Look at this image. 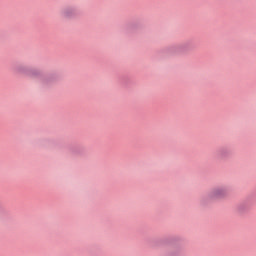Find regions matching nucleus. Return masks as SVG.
I'll use <instances>...</instances> for the list:
<instances>
[{"mask_svg":"<svg viewBox=\"0 0 256 256\" xmlns=\"http://www.w3.org/2000/svg\"><path fill=\"white\" fill-rule=\"evenodd\" d=\"M208 197L212 200L225 199L227 197V188L223 186L212 188L208 193Z\"/></svg>","mask_w":256,"mask_h":256,"instance_id":"1","label":"nucleus"},{"mask_svg":"<svg viewBox=\"0 0 256 256\" xmlns=\"http://www.w3.org/2000/svg\"><path fill=\"white\" fill-rule=\"evenodd\" d=\"M72 13H73V8H66L63 10L64 17H70Z\"/></svg>","mask_w":256,"mask_h":256,"instance_id":"2","label":"nucleus"},{"mask_svg":"<svg viewBox=\"0 0 256 256\" xmlns=\"http://www.w3.org/2000/svg\"><path fill=\"white\" fill-rule=\"evenodd\" d=\"M27 75H29V77H35V75H37L36 71H31V72H26Z\"/></svg>","mask_w":256,"mask_h":256,"instance_id":"3","label":"nucleus"},{"mask_svg":"<svg viewBox=\"0 0 256 256\" xmlns=\"http://www.w3.org/2000/svg\"><path fill=\"white\" fill-rule=\"evenodd\" d=\"M19 71H20V73H23V70H22V69H20Z\"/></svg>","mask_w":256,"mask_h":256,"instance_id":"4","label":"nucleus"}]
</instances>
